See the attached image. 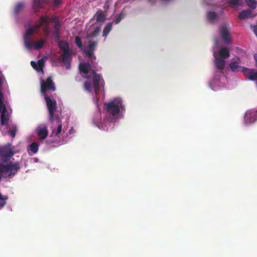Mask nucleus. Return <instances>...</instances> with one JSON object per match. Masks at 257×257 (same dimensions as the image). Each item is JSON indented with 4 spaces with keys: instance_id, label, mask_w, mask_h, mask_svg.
Instances as JSON below:
<instances>
[{
    "instance_id": "nucleus-1",
    "label": "nucleus",
    "mask_w": 257,
    "mask_h": 257,
    "mask_svg": "<svg viewBox=\"0 0 257 257\" xmlns=\"http://www.w3.org/2000/svg\"><path fill=\"white\" fill-rule=\"evenodd\" d=\"M48 18L41 17L40 21L39 23L30 27L26 30V32L24 35V42L26 48H41L43 46L45 40L40 39L37 41H34L32 38V35L38 30H39L42 25L47 23Z\"/></svg>"
},
{
    "instance_id": "nucleus-2",
    "label": "nucleus",
    "mask_w": 257,
    "mask_h": 257,
    "mask_svg": "<svg viewBox=\"0 0 257 257\" xmlns=\"http://www.w3.org/2000/svg\"><path fill=\"white\" fill-rule=\"evenodd\" d=\"M20 168V164L18 162H10L6 165L1 164L0 173L2 174L4 178L11 179L17 173Z\"/></svg>"
},
{
    "instance_id": "nucleus-3",
    "label": "nucleus",
    "mask_w": 257,
    "mask_h": 257,
    "mask_svg": "<svg viewBox=\"0 0 257 257\" xmlns=\"http://www.w3.org/2000/svg\"><path fill=\"white\" fill-rule=\"evenodd\" d=\"M104 106L107 113L113 116L118 114L120 109L123 110L124 109L122 99L119 98H115L108 103H105Z\"/></svg>"
},
{
    "instance_id": "nucleus-4",
    "label": "nucleus",
    "mask_w": 257,
    "mask_h": 257,
    "mask_svg": "<svg viewBox=\"0 0 257 257\" xmlns=\"http://www.w3.org/2000/svg\"><path fill=\"white\" fill-rule=\"evenodd\" d=\"M213 56L216 67L219 70H223L225 65L224 59L230 56L228 49H219L218 52L215 51Z\"/></svg>"
},
{
    "instance_id": "nucleus-5",
    "label": "nucleus",
    "mask_w": 257,
    "mask_h": 257,
    "mask_svg": "<svg viewBox=\"0 0 257 257\" xmlns=\"http://www.w3.org/2000/svg\"><path fill=\"white\" fill-rule=\"evenodd\" d=\"M44 97L49 112V120L51 123H53L55 120V117L58 116L55 114L57 105L56 101L55 99H52L47 95H44Z\"/></svg>"
},
{
    "instance_id": "nucleus-6",
    "label": "nucleus",
    "mask_w": 257,
    "mask_h": 257,
    "mask_svg": "<svg viewBox=\"0 0 257 257\" xmlns=\"http://www.w3.org/2000/svg\"><path fill=\"white\" fill-rule=\"evenodd\" d=\"M3 100L4 94L2 91H0L1 124L2 125H7L10 118V114L7 110L5 104L4 103Z\"/></svg>"
},
{
    "instance_id": "nucleus-7",
    "label": "nucleus",
    "mask_w": 257,
    "mask_h": 257,
    "mask_svg": "<svg viewBox=\"0 0 257 257\" xmlns=\"http://www.w3.org/2000/svg\"><path fill=\"white\" fill-rule=\"evenodd\" d=\"M41 84V92L43 96L46 94V92L49 91H55L56 87L54 82L53 81L52 77L49 76L47 79L44 80L41 79L40 81Z\"/></svg>"
},
{
    "instance_id": "nucleus-8",
    "label": "nucleus",
    "mask_w": 257,
    "mask_h": 257,
    "mask_svg": "<svg viewBox=\"0 0 257 257\" xmlns=\"http://www.w3.org/2000/svg\"><path fill=\"white\" fill-rule=\"evenodd\" d=\"M92 73L93 76L92 84L94 87V92L96 95H97L99 93L100 88L102 87L103 88L105 82L101 75L97 74L95 70H92Z\"/></svg>"
},
{
    "instance_id": "nucleus-9",
    "label": "nucleus",
    "mask_w": 257,
    "mask_h": 257,
    "mask_svg": "<svg viewBox=\"0 0 257 257\" xmlns=\"http://www.w3.org/2000/svg\"><path fill=\"white\" fill-rule=\"evenodd\" d=\"M219 34L224 43L228 44L231 42V37L229 33V28L225 25L220 27Z\"/></svg>"
},
{
    "instance_id": "nucleus-10",
    "label": "nucleus",
    "mask_w": 257,
    "mask_h": 257,
    "mask_svg": "<svg viewBox=\"0 0 257 257\" xmlns=\"http://www.w3.org/2000/svg\"><path fill=\"white\" fill-rule=\"evenodd\" d=\"M244 120L246 124H250L257 120V109L247 110L245 113Z\"/></svg>"
},
{
    "instance_id": "nucleus-11",
    "label": "nucleus",
    "mask_w": 257,
    "mask_h": 257,
    "mask_svg": "<svg viewBox=\"0 0 257 257\" xmlns=\"http://www.w3.org/2000/svg\"><path fill=\"white\" fill-rule=\"evenodd\" d=\"M51 126L52 134L58 136L62 132V120L59 116L55 117V120Z\"/></svg>"
},
{
    "instance_id": "nucleus-12",
    "label": "nucleus",
    "mask_w": 257,
    "mask_h": 257,
    "mask_svg": "<svg viewBox=\"0 0 257 257\" xmlns=\"http://www.w3.org/2000/svg\"><path fill=\"white\" fill-rule=\"evenodd\" d=\"M64 52L61 55L62 62L65 64L67 69L70 68V62L71 60V49H63Z\"/></svg>"
},
{
    "instance_id": "nucleus-13",
    "label": "nucleus",
    "mask_w": 257,
    "mask_h": 257,
    "mask_svg": "<svg viewBox=\"0 0 257 257\" xmlns=\"http://www.w3.org/2000/svg\"><path fill=\"white\" fill-rule=\"evenodd\" d=\"M46 59L42 58L39 59L37 62L34 61L31 62V65L32 67L38 72L44 73L43 68L45 66Z\"/></svg>"
},
{
    "instance_id": "nucleus-14",
    "label": "nucleus",
    "mask_w": 257,
    "mask_h": 257,
    "mask_svg": "<svg viewBox=\"0 0 257 257\" xmlns=\"http://www.w3.org/2000/svg\"><path fill=\"white\" fill-rule=\"evenodd\" d=\"M14 155L13 151L8 147L0 148V157L4 160L5 158H9Z\"/></svg>"
},
{
    "instance_id": "nucleus-15",
    "label": "nucleus",
    "mask_w": 257,
    "mask_h": 257,
    "mask_svg": "<svg viewBox=\"0 0 257 257\" xmlns=\"http://www.w3.org/2000/svg\"><path fill=\"white\" fill-rule=\"evenodd\" d=\"M37 132L39 140L41 141L45 139L48 135L47 127L46 126L38 127Z\"/></svg>"
},
{
    "instance_id": "nucleus-16",
    "label": "nucleus",
    "mask_w": 257,
    "mask_h": 257,
    "mask_svg": "<svg viewBox=\"0 0 257 257\" xmlns=\"http://www.w3.org/2000/svg\"><path fill=\"white\" fill-rule=\"evenodd\" d=\"M47 3V0H33V8L35 12H37L39 9L42 8L44 4Z\"/></svg>"
},
{
    "instance_id": "nucleus-17",
    "label": "nucleus",
    "mask_w": 257,
    "mask_h": 257,
    "mask_svg": "<svg viewBox=\"0 0 257 257\" xmlns=\"http://www.w3.org/2000/svg\"><path fill=\"white\" fill-rule=\"evenodd\" d=\"M90 67V64L89 63H81L79 65V69L81 73L85 74H87L89 72V70Z\"/></svg>"
},
{
    "instance_id": "nucleus-18",
    "label": "nucleus",
    "mask_w": 257,
    "mask_h": 257,
    "mask_svg": "<svg viewBox=\"0 0 257 257\" xmlns=\"http://www.w3.org/2000/svg\"><path fill=\"white\" fill-rule=\"evenodd\" d=\"M82 50V53L85 54V55L87 57L90 61H92L93 60L96 59V57L93 55L94 49H81Z\"/></svg>"
},
{
    "instance_id": "nucleus-19",
    "label": "nucleus",
    "mask_w": 257,
    "mask_h": 257,
    "mask_svg": "<svg viewBox=\"0 0 257 257\" xmlns=\"http://www.w3.org/2000/svg\"><path fill=\"white\" fill-rule=\"evenodd\" d=\"M100 31V27L97 26L95 28L94 30L91 33L87 34L85 38L87 40H89L93 38L96 37L99 33Z\"/></svg>"
},
{
    "instance_id": "nucleus-20",
    "label": "nucleus",
    "mask_w": 257,
    "mask_h": 257,
    "mask_svg": "<svg viewBox=\"0 0 257 257\" xmlns=\"http://www.w3.org/2000/svg\"><path fill=\"white\" fill-rule=\"evenodd\" d=\"M251 15V11L249 10H243L241 11L238 15L239 19L241 20H244L245 19L250 18Z\"/></svg>"
},
{
    "instance_id": "nucleus-21",
    "label": "nucleus",
    "mask_w": 257,
    "mask_h": 257,
    "mask_svg": "<svg viewBox=\"0 0 257 257\" xmlns=\"http://www.w3.org/2000/svg\"><path fill=\"white\" fill-rule=\"evenodd\" d=\"M113 22H110L106 24L103 30L102 36L106 37L112 29Z\"/></svg>"
},
{
    "instance_id": "nucleus-22",
    "label": "nucleus",
    "mask_w": 257,
    "mask_h": 257,
    "mask_svg": "<svg viewBox=\"0 0 257 257\" xmlns=\"http://www.w3.org/2000/svg\"><path fill=\"white\" fill-rule=\"evenodd\" d=\"M18 131V127L16 125L13 124L11 126L8 131V134L13 138L16 136V134Z\"/></svg>"
},
{
    "instance_id": "nucleus-23",
    "label": "nucleus",
    "mask_w": 257,
    "mask_h": 257,
    "mask_svg": "<svg viewBox=\"0 0 257 257\" xmlns=\"http://www.w3.org/2000/svg\"><path fill=\"white\" fill-rule=\"evenodd\" d=\"M39 149V146L37 143H32L29 146L28 150L31 151L33 154H36Z\"/></svg>"
},
{
    "instance_id": "nucleus-24",
    "label": "nucleus",
    "mask_w": 257,
    "mask_h": 257,
    "mask_svg": "<svg viewBox=\"0 0 257 257\" xmlns=\"http://www.w3.org/2000/svg\"><path fill=\"white\" fill-rule=\"evenodd\" d=\"M225 2L231 7L240 6L242 4L241 0H225Z\"/></svg>"
},
{
    "instance_id": "nucleus-25",
    "label": "nucleus",
    "mask_w": 257,
    "mask_h": 257,
    "mask_svg": "<svg viewBox=\"0 0 257 257\" xmlns=\"http://www.w3.org/2000/svg\"><path fill=\"white\" fill-rule=\"evenodd\" d=\"M25 7V4L23 2L17 3L14 9V12L16 14L19 13Z\"/></svg>"
},
{
    "instance_id": "nucleus-26",
    "label": "nucleus",
    "mask_w": 257,
    "mask_h": 257,
    "mask_svg": "<svg viewBox=\"0 0 257 257\" xmlns=\"http://www.w3.org/2000/svg\"><path fill=\"white\" fill-rule=\"evenodd\" d=\"M217 17V15L214 12L209 11L207 13V19L210 21H214L215 19H216Z\"/></svg>"
},
{
    "instance_id": "nucleus-27",
    "label": "nucleus",
    "mask_w": 257,
    "mask_h": 257,
    "mask_svg": "<svg viewBox=\"0 0 257 257\" xmlns=\"http://www.w3.org/2000/svg\"><path fill=\"white\" fill-rule=\"evenodd\" d=\"M106 19L105 15L102 13H97L96 14V21L97 22H103Z\"/></svg>"
},
{
    "instance_id": "nucleus-28",
    "label": "nucleus",
    "mask_w": 257,
    "mask_h": 257,
    "mask_svg": "<svg viewBox=\"0 0 257 257\" xmlns=\"http://www.w3.org/2000/svg\"><path fill=\"white\" fill-rule=\"evenodd\" d=\"M8 199V197L7 196H3L0 193V209L6 204V201Z\"/></svg>"
},
{
    "instance_id": "nucleus-29",
    "label": "nucleus",
    "mask_w": 257,
    "mask_h": 257,
    "mask_svg": "<svg viewBox=\"0 0 257 257\" xmlns=\"http://www.w3.org/2000/svg\"><path fill=\"white\" fill-rule=\"evenodd\" d=\"M247 6L252 9L256 7V2L255 0H245Z\"/></svg>"
},
{
    "instance_id": "nucleus-30",
    "label": "nucleus",
    "mask_w": 257,
    "mask_h": 257,
    "mask_svg": "<svg viewBox=\"0 0 257 257\" xmlns=\"http://www.w3.org/2000/svg\"><path fill=\"white\" fill-rule=\"evenodd\" d=\"M124 14H123L122 13H120L119 15L116 16L115 19L113 21V23H115V24H118L121 20L124 18Z\"/></svg>"
},
{
    "instance_id": "nucleus-31",
    "label": "nucleus",
    "mask_w": 257,
    "mask_h": 257,
    "mask_svg": "<svg viewBox=\"0 0 257 257\" xmlns=\"http://www.w3.org/2000/svg\"><path fill=\"white\" fill-rule=\"evenodd\" d=\"M84 87L85 89L88 92L92 91L91 84L89 81H86L84 83Z\"/></svg>"
},
{
    "instance_id": "nucleus-32",
    "label": "nucleus",
    "mask_w": 257,
    "mask_h": 257,
    "mask_svg": "<svg viewBox=\"0 0 257 257\" xmlns=\"http://www.w3.org/2000/svg\"><path fill=\"white\" fill-rule=\"evenodd\" d=\"M75 42L79 48H82V43L80 37L76 36L75 38Z\"/></svg>"
},
{
    "instance_id": "nucleus-33",
    "label": "nucleus",
    "mask_w": 257,
    "mask_h": 257,
    "mask_svg": "<svg viewBox=\"0 0 257 257\" xmlns=\"http://www.w3.org/2000/svg\"><path fill=\"white\" fill-rule=\"evenodd\" d=\"M60 49L61 48H68V44L66 41H62L58 43Z\"/></svg>"
},
{
    "instance_id": "nucleus-34",
    "label": "nucleus",
    "mask_w": 257,
    "mask_h": 257,
    "mask_svg": "<svg viewBox=\"0 0 257 257\" xmlns=\"http://www.w3.org/2000/svg\"><path fill=\"white\" fill-rule=\"evenodd\" d=\"M60 30H54L53 35L56 40H59L60 39Z\"/></svg>"
},
{
    "instance_id": "nucleus-35",
    "label": "nucleus",
    "mask_w": 257,
    "mask_h": 257,
    "mask_svg": "<svg viewBox=\"0 0 257 257\" xmlns=\"http://www.w3.org/2000/svg\"><path fill=\"white\" fill-rule=\"evenodd\" d=\"M88 41V46L87 48H94L96 46L97 42L96 41H91V39L87 40Z\"/></svg>"
},
{
    "instance_id": "nucleus-36",
    "label": "nucleus",
    "mask_w": 257,
    "mask_h": 257,
    "mask_svg": "<svg viewBox=\"0 0 257 257\" xmlns=\"http://www.w3.org/2000/svg\"><path fill=\"white\" fill-rule=\"evenodd\" d=\"M110 1H106V2L104 3V6H103V8L106 11L108 10V9L109 8V6H110Z\"/></svg>"
},
{
    "instance_id": "nucleus-37",
    "label": "nucleus",
    "mask_w": 257,
    "mask_h": 257,
    "mask_svg": "<svg viewBox=\"0 0 257 257\" xmlns=\"http://www.w3.org/2000/svg\"><path fill=\"white\" fill-rule=\"evenodd\" d=\"M60 27L59 23L58 21L55 22L54 24V30H60Z\"/></svg>"
},
{
    "instance_id": "nucleus-38",
    "label": "nucleus",
    "mask_w": 257,
    "mask_h": 257,
    "mask_svg": "<svg viewBox=\"0 0 257 257\" xmlns=\"http://www.w3.org/2000/svg\"><path fill=\"white\" fill-rule=\"evenodd\" d=\"M61 0H54V5L56 6H58L61 4Z\"/></svg>"
},
{
    "instance_id": "nucleus-39",
    "label": "nucleus",
    "mask_w": 257,
    "mask_h": 257,
    "mask_svg": "<svg viewBox=\"0 0 257 257\" xmlns=\"http://www.w3.org/2000/svg\"><path fill=\"white\" fill-rule=\"evenodd\" d=\"M253 31L254 34H255L256 36L257 37V25L253 27Z\"/></svg>"
},
{
    "instance_id": "nucleus-40",
    "label": "nucleus",
    "mask_w": 257,
    "mask_h": 257,
    "mask_svg": "<svg viewBox=\"0 0 257 257\" xmlns=\"http://www.w3.org/2000/svg\"><path fill=\"white\" fill-rule=\"evenodd\" d=\"M43 30L44 31L46 32L47 33L48 32V27L47 25L43 28Z\"/></svg>"
},
{
    "instance_id": "nucleus-41",
    "label": "nucleus",
    "mask_w": 257,
    "mask_h": 257,
    "mask_svg": "<svg viewBox=\"0 0 257 257\" xmlns=\"http://www.w3.org/2000/svg\"><path fill=\"white\" fill-rule=\"evenodd\" d=\"M85 78H86L87 79H89V76H87L85 77Z\"/></svg>"
},
{
    "instance_id": "nucleus-42",
    "label": "nucleus",
    "mask_w": 257,
    "mask_h": 257,
    "mask_svg": "<svg viewBox=\"0 0 257 257\" xmlns=\"http://www.w3.org/2000/svg\"><path fill=\"white\" fill-rule=\"evenodd\" d=\"M71 132H72V130H71L69 131V134H71Z\"/></svg>"
},
{
    "instance_id": "nucleus-43",
    "label": "nucleus",
    "mask_w": 257,
    "mask_h": 257,
    "mask_svg": "<svg viewBox=\"0 0 257 257\" xmlns=\"http://www.w3.org/2000/svg\"><path fill=\"white\" fill-rule=\"evenodd\" d=\"M2 179V176L0 175V180H1Z\"/></svg>"
}]
</instances>
